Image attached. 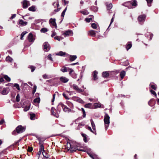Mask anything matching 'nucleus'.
<instances>
[{
	"label": "nucleus",
	"mask_w": 159,
	"mask_h": 159,
	"mask_svg": "<svg viewBox=\"0 0 159 159\" xmlns=\"http://www.w3.org/2000/svg\"><path fill=\"white\" fill-rule=\"evenodd\" d=\"M119 73L118 70H115L113 71H106L102 73V76L104 78H106L109 75H115Z\"/></svg>",
	"instance_id": "nucleus-1"
},
{
	"label": "nucleus",
	"mask_w": 159,
	"mask_h": 159,
	"mask_svg": "<svg viewBox=\"0 0 159 159\" xmlns=\"http://www.w3.org/2000/svg\"><path fill=\"white\" fill-rule=\"evenodd\" d=\"M25 130V128L22 126L20 125L18 126L16 128V130L13 131L12 134L13 135H16V132L17 134L21 133L24 132Z\"/></svg>",
	"instance_id": "nucleus-2"
},
{
	"label": "nucleus",
	"mask_w": 159,
	"mask_h": 159,
	"mask_svg": "<svg viewBox=\"0 0 159 159\" xmlns=\"http://www.w3.org/2000/svg\"><path fill=\"white\" fill-rule=\"evenodd\" d=\"M110 116L107 113H106L104 116V121L105 124V129L107 130L110 124Z\"/></svg>",
	"instance_id": "nucleus-3"
},
{
	"label": "nucleus",
	"mask_w": 159,
	"mask_h": 159,
	"mask_svg": "<svg viewBox=\"0 0 159 159\" xmlns=\"http://www.w3.org/2000/svg\"><path fill=\"white\" fill-rule=\"evenodd\" d=\"M60 107H61L65 112H69L71 111V110L70 109L61 103H59L57 106V109L58 111L59 110Z\"/></svg>",
	"instance_id": "nucleus-4"
},
{
	"label": "nucleus",
	"mask_w": 159,
	"mask_h": 159,
	"mask_svg": "<svg viewBox=\"0 0 159 159\" xmlns=\"http://www.w3.org/2000/svg\"><path fill=\"white\" fill-rule=\"evenodd\" d=\"M49 23L52 28H57V26L56 23L55 19L51 18L49 20Z\"/></svg>",
	"instance_id": "nucleus-5"
},
{
	"label": "nucleus",
	"mask_w": 159,
	"mask_h": 159,
	"mask_svg": "<svg viewBox=\"0 0 159 159\" xmlns=\"http://www.w3.org/2000/svg\"><path fill=\"white\" fill-rule=\"evenodd\" d=\"M43 48L44 51L48 52L50 49V45L48 43V42H45L43 44Z\"/></svg>",
	"instance_id": "nucleus-6"
},
{
	"label": "nucleus",
	"mask_w": 159,
	"mask_h": 159,
	"mask_svg": "<svg viewBox=\"0 0 159 159\" xmlns=\"http://www.w3.org/2000/svg\"><path fill=\"white\" fill-rule=\"evenodd\" d=\"M68 70H70L69 72L70 74L71 73L73 72V70L72 69L67 68L65 66H63L60 70L61 71L63 72H66Z\"/></svg>",
	"instance_id": "nucleus-7"
},
{
	"label": "nucleus",
	"mask_w": 159,
	"mask_h": 159,
	"mask_svg": "<svg viewBox=\"0 0 159 159\" xmlns=\"http://www.w3.org/2000/svg\"><path fill=\"white\" fill-rule=\"evenodd\" d=\"M146 16L144 15H140L138 17V19L140 23L141 24H143L145 21Z\"/></svg>",
	"instance_id": "nucleus-8"
},
{
	"label": "nucleus",
	"mask_w": 159,
	"mask_h": 159,
	"mask_svg": "<svg viewBox=\"0 0 159 159\" xmlns=\"http://www.w3.org/2000/svg\"><path fill=\"white\" fill-rule=\"evenodd\" d=\"M73 87L74 90H75L77 92L79 93L82 92L84 91L83 89L79 88V87L75 84H74L73 85Z\"/></svg>",
	"instance_id": "nucleus-9"
},
{
	"label": "nucleus",
	"mask_w": 159,
	"mask_h": 159,
	"mask_svg": "<svg viewBox=\"0 0 159 159\" xmlns=\"http://www.w3.org/2000/svg\"><path fill=\"white\" fill-rule=\"evenodd\" d=\"M73 34L71 30H68L65 31L63 34V35L65 37L72 35Z\"/></svg>",
	"instance_id": "nucleus-10"
},
{
	"label": "nucleus",
	"mask_w": 159,
	"mask_h": 159,
	"mask_svg": "<svg viewBox=\"0 0 159 159\" xmlns=\"http://www.w3.org/2000/svg\"><path fill=\"white\" fill-rule=\"evenodd\" d=\"M30 5L29 2L26 0H24L23 2V8H27Z\"/></svg>",
	"instance_id": "nucleus-11"
},
{
	"label": "nucleus",
	"mask_w": 159,
	"mask_h": 159,
	"mask_svg": "<svg viewBox=\"0 0 159 159\" xmlns=\"http://www.w3.org/2000/svg\"><path fill=\"white\" fill-rule=\"evenodd\" d=\"M131 3L130 6L132 7V8H134L137 5V2L136 0H133L130 1Z\"/></svg>",
	"instance_id": "nucleus-12"
},
{
	"label": "nucleus",
	"mask_w": 159,
	"mask_h": 159,
	"mask_svg": "<svg viewBox=\"0 0 159 159\" xmlns=\"http://www.w3.org/2000/svg\"><path fill=\"white\" fill-rule=\"evenodd\" d=\"M3 79L5 80H11L10 78L7 75L1 74L0 75V80H3Z\"/></svg>",
	"instance_id": "nucleus-13"
},
{
	"label": "nucleus",
	"mask_w": 159,
	"mask_h": 159,
	"mask_svg": "<svg viewBox=\"0 0 159 159\" xmlns=\"http://www.w3.org/2000/svg\"><path fill=\"white\" fill-rule=\"evenodd\" d=\"M55 111V108L53 107H52L51 108V114L55 116L56 117H59V115L58 114V113L56 114V113L54 112V111Z\"/></svg>",
	"instance_id": "nucleus-14"
},
{
	"label": "nucleus",
	"mask_w": 159,
	"mask_h": 159,
	"mask_svg": "<svg viewBox=\"0 0 159 159\" xmlns=\"http://www.w3.org/2000/svg\"><path fill=\"white\" fill-rule=\"evenodd\" d=\"M28 39L30 42H33L34 41V37L33 34L31 33H30L29 34L28 36Z\"/></svg>",
	"instance_id": "nucleus-15"
},
{
	"label": "nucleus",
	"mask_w": 159,
	"mask_h": 159,
	"mask_svg": "<svg viewBox=\"0 0 159 159\" xmlns=\"http://www.w3.org/2000/svg\"><path fill=\"white\" fill-rule=\"evenodd\" d=\"M19 23L21 26H24L27 25V22L24 21L22 20H20L19 21Z\"/></svg>",
	"instance_id": "nucleus-16"
},
{
	"label": "nucleus",
	"mask_w": 159,
	"mask_h": 159,
	"mask_svg": "<svg viewBox=\"0 0 159 159\" xmlns=\"http://www.w3.org/2000/svg\"><path fill=\"white\" fill-rule=\"evenodd\" d=\"M73 99L79 103H84L83 101L79 98L75 97L73 98Z\"/></svg>",
	"instance_id": "nucleus-17"
},
{
	"label": "nucleus",
	"mask_w": 159,
	"mask_h": 159,
	"mask_svg": "<svg viewBox=\"0 0 159 159\" xmlns=\"http://www.w3.org/2000/svg\"><path fill=\"white\" fill-rule=\"evenodd\" d=\"M131 3L130 2V1L129 2H125L122 5L128 7L129 8L131 9L132 8V7H131L130 6V4Z\"/></svg>",
	"instance_id": "nucleus-18"
},
{
	"label": "nucleus",
	"mask_w": 159,
	"mask_h": 159,
	"mask_svg": "<svg viewBox=\"0 0 159 159\" xmlns=\"http://www.w3.org/2000/svg\"><path fill=\"white\" fill-rule=\"evenodd\" d=\"M77 56L76 55H69V59L70 61H74L77 58Z\"/></svg>",
	"instance_id": "nucleus-19"
},
{
	"label": "nucleus",
	"mask_w": 159,
	"mask_h": 159,
	"mask_svg": "<svg viewBox=\"0 0 159 159\" xmlns=\"http://www.w3.org/2000/svg\"><path fill=\"white\" fill-rule=\"evenodd\" d=\"M9 90L8 89L6 88H4L2 91L1 92V93L3 95H6L7 94Z\"/></svg>",
	"instance_id": "nucleus-20"
},
{
	"label": "nucleus",
	"mask_w": 159,
	"mask_h": 159,
	"mask_svg": "<svg viewBox=\"0 0 159 159\" xmlns=\"http://www.w3.org/2000/svg\"><path fill=\"white\" fill-rule=\"evenodd\" d=\"M150 86L154 90H156L157 88V86L153 83H151L150 84Z\"/></svg>",
	"instance_id": "nucleus-21"
},
{
	"label": "nucleus",
	"mask_w": 159,
	"mask_h": 159,
	"mask_svg": "<svg viewBox=\"0 0 159 159\" xmlns=\"http://www.w3.org/2000/svg\"><path fill=\"white\" fill-rule=\"evenodd\" d=\"M155 101L154 99H151L148 102V104L151 107H152L155 103Z\"/></svg>",
	"instance_id": "nucleus-22"
},
{
	"label": "nucleus",
	"mask_w": 159,
	"mask_h": 159,
	"mask_svg": "<svg viewBox=\"0 0 159 159\" xmlns=\"http://www.w3.org/2000/svg\"><path fill=\"white\" fill-rule=\"evenodd\" d=\"M88 154L90 157L92 158V159H98L96 155L90 152H88Z\"/></svg>",
	"instance_id": "nucleus-23"
},
{
	"label": "nucleus",
	"mask_w": 159,
	"mask_h": 159,
	"mask_svg": "<svg viewBox=\"0 0 159 159\" xmlns=\"http://www.w3.org/2000/svg\"><path fill=\"white\" fill-rule=\"evenodd\" d=\"M90 121L91 123L93 129L94 131H95V130L96 131V126L94 122L92 119H91Z\"/></svg>",
	"instance_id": "nucleus-24"
},
{
	"label": "nucleus",
	"mask_w": 159,
	"mask_h": 159,
	"mask_svg": "<svg viewBox=\"0 0 159 159\" xmlns=\"http://www.w3.org/2000/svg\"><path fill=\"white\" fill-rule=\"evenodd\" d=\"M145 36L147 37L148 39L149 38V40H150L152 38L153 35L149 33H148L145 34Z\"/></svg>",
	"instance_id": "nucleus-25"
},
{
	"label": "nucleus",
	"mask_w": 159,
	"mask_h": 159,
	"mask_svg": "<svg viewBox=\"0 0 159 159\" xmlns=\"http://www.w3.org/2000/svg\"><path fill=\"white\" fill-rule=\"evenodd\" d=\"M132 46V45L131 42H128L126 47L127 50L128 51L129 49H130L131 48Z\"/></svg>",
	"instance_id": "nucleus-26"
},
{
	"label": "nucleus",
	"mask_w": 159,
	"mask_h": 159,
	"mask_svg": "<svg viewBox=\"0 0 159 159\" xmlns=\"http://www.w3.org/2000/svg\"><path fill=\"white\" fill-rule=\"evenodd\" d=\"M81 135L82 136V137H83V139H84V141L85 143L87 142V135L86 134H84V133H81Z\"/></svg>",
	"instance_id": "nucleus-27"
},
{
	"label": "nucleus",
	"mask_w": 159,
	"mask_h": 159,
	"mask_svg": "<svg viewBox=\"0 0 159 159\" xmlns=\"http://www.w3.org/2000/svg\"><path fill=\"white\" fill-rule=\"evenodd\" d=\"M125 75V72L124 70L122 71L120 74V76L121 78V79H123Z\"/></svg>",
	"instance_id": "nucleus-28"
},
{
	"label": "nucleus",
	"mask_w": 159,
	"mask_h": 159,
	"mask_svg": "<svg viewBox=\"0 0 159 159\" xmlns=\"http://www.w3.org/2000/svg\"><path fill=\"white\" fill-rule=\"evenodd\" d=\"M89 18H86L85 19V20L87 22H90L92 20L93 16H89Z\"/></svg>",
	"instance_id": "nucleus-29"
},
{
	"label": "nucleus",
	"mask_w": 159,
	"mask_h": 159,
	"mask_svg": "<svg viewBox=\"0 0 159 159\" xmlns=\"http://www.w3.org/2000/svg\"><path fill=\"white\" fill-rule=\"evenodd\" d=\"M89 35L92 36L94 37L95 36V31L93 30H91L89 32Z\"/></svg>",
	"instance_id": "nucleus-30"
},
{
	"label": "nucleus",
	"mask_w": 159,
	"mask_h": 159,
	"mask_svg": "<svg viewBox=\"0 0 159 159\" xmlns=\"http://www.w3.org/2000/svg\"><path fill=\"white\" fill-rule=\"evenodd\" d=\"M44 152V146L43 144H41L40 146L39 152L43 153Z\"/></svg>",
	"instance_id": "nucleus-31"
},
{
	"label": "nucleus",
	"mask_w": 159,
	"mask_h": 159,
	"mask_svg": "<svg viewBox=\"0 0 159 159\" xmlns=\"http://www.w3.org/2000/svg\"><path fill=\"white\" fill-rule=\"evenodd\" d=\"M6 60L7 61L11 62L13 61V59L12 58L8 56L6 57Z\"/></svg>",
	"instance_id": "nucleus-32"
},
{
	"label": "nucleus",
	"mask_w": 159,
	"mask_h": 159,
	"mask_svg": "<svg viewBox=\"0 0 159 159\" xmlns=\"http://www.w3.org/2000/svg\"><path fill=\"white\" fill-rule=\"evenodd\" d=\"M57 55L62 56L66 55V53L62 51H60L56 54Z\"/></svg>",
	"instance_id": "nucleus-33"
},
{
	"label": "nucleus",
	"mask_w": 159,
	"mask_h": 159,
	"mask_svg": "<svg viewBox=\"0 0 159 159\" xmlns=\"http://www.w3.org/2000/svg\"><path fill=\"white\" fill-rule=\"evenodd\" d=\"M90 8L91 10L93 11L94 12H97L98 10V8L97 7L94 6H91Z\"/></svg>",
	"instance_id": "nucleus-34"
},
{
	"label": "nucleus",
	"mask_w": 159,
	"mask_h": 159,
	"mask_svg": "<svg viewBox=\"0 0 159 159\" xmlns=\"http://www.w3.org/2000/svg\"><path fill=\"white\" fill-rule=\"evenodd\" d=\"M28 68L31 69V72H33L36 69V67L30 65L28 66Z\"/></svg>",
	"instance_id": "nucleus-35"
},
{
	"label": "nucleus",
	"mask_w": 159,
	"mask_h": 159,
	"mask_svg": "<svg viewBox=\"0 0 159 159\" xmlns=\"http://www.w3.org/2000/svg\"><path fill=\"white\" fill-rule=\"evenodd\" d=\"M98 74V72L97 71L95 70L93 72V77L94 78V80H96L97 79V74Z\"/></svg>",
	"instance_id": "nucleus-36"
},
{
	"label": "nucleus",
	"mask_w": 159,
	"mask_h": 159,
	"mask_svg": "<svg viewBox=\"0 0 159 159\" xmlns=\"http://www.w3.org/2000/svg\"><path fill=\"white\" fill-rule=\"evenodd\" d=\"M40 98H36L34 100V103H39L40 102Z\"/></svg>",
	"instance_id": "nucleus-37"
},
{
	"label": "nucleus",
	"mask_w": 159,
	"mask_h": 159,
	"mask_svg": "<svg viewBox=\"0 0 159 159\" xmlns=\"http://www.w3.org/2000/svg\"><path fill=\"white\" fill-rule=\"evenodd\" d=\"M35 115L34 113L30 114V119L31 120H34L35 119Z\"/></svg>",
	"instance_id": "nucleus-38"
},
{
	"label": "nucleus",
	"mask_w": 159,
	"mask_h": 159,
	"mask_svg": "<svg viewBox=\"0 0 159 159\" xmlns=\"http://www.w3.org/2000/svg\"><path fill=\"white\" fill-rule=\"evenodd\" d=\"M84 123H80L79 124V125H78L77 127V129H80V128L81 127L84 126Z\"/></svg>",
	"instance_id": "nucleus-39"
},
{
	"label": "nucleus",
	"mask_w": 159,
	"mask_h": 159,
	"mask_svg": "<svg viewBox=\"0 0 159 159\" xmlns=\"http://www.w3.org/2000/svg\"><path fill=\"white\" fill-rule=\"evenodd\" d=\"M81 12L84 15H87L89 14V12L87 10H84L81 11Z\"/></svg>",
	"instance_id": "nucleus-40"
},
{
	"label": "nucleus",
	"mask_w": 159,
	"mask_h": 159,
	"mask_svg": "<svg viewBox=\"0 0 159 159\" xmlns=\"http://www.w3.org/2000/svg\"><path fill=\"white\" fill-rule=\"evenodd\" d=\"M107 10H110L112 7V5L111 3H110L107 5Z\"/></svg>",
	"instance_id": "nucleus-41"
},
{
	"label": "nucleus",
	"mask_w": 159,
	"mask_h": 159,
	"mask_svg": "<svg viewBox=\"0 0 159 159\" xmlns=\"http://www.w3.org/2000/svg\"><path fill=\"white\" fill-rule=\"evenodd\" d=\"M28 9L30 11H35V7L34 6H32L30 7Z\"/></svg>",
	"instance_id": "nucleus-42"
},
{
	"label": "nucleus",
	"mask_w": 159,
	"mask_h": 159,
	"mask_svg": "<svg viewBox=\"0 0 159 159\" xmlns=\"http://www.w3.org/2000/svg\"><path fill=\"white\" fill-rule=\"evenodd\" d=\"M48 30L47 28H43L41 29L40 30V31L42 33H45L48 31Z\"/></svg>",
	"instance_id": "nucleus-43"
},
{
	"label": "nucleus",
	"mask_w": 159,
	"mask_h": 159,
	"mask_svg": "<svg viewBox=\"0 0 159 159\" xmlns=\"http://www.w3.org/2000/svg\"><path fill=\"white\" fill-rule=\"evenodd\" d=\"M87 129L89 130H90L91 132L92 133L94 134L95 135L96 134V131L95 130V131H94V130L93 131L91 127H89V126H88V128H87Z\"/></svg>",
	"instance_id": "nucleus-44"
},
{
	"label": "nucleus",
	"mask_w": 159,
	"mask_h": 159,
	"mask_svg": "<svg viewBox=\"0 0 159 159\" xmlns=\"http://www.w3.org/2000/svg\"><path fill=\"white\" fill-rule=\"evenodd\" d=\"M94 105L95 108H97L98 107H101V105L100 103H95Z\"/></svg>",
	"instance_id": "nucleus-45"
},
{
	"label": "nucleus",
	"mask_w": 159,
	"mask_h": 159,
	"mask_svg": "<svg viewBox=\"0 0 159 159\" xmlns=\"http://www.w3.org/2000/svg\"><path fill=\"white\" fill-rule=\"evenodd\" d=\"M92 106V104L90 103H88L86 104L84 107H85L87 108H90Z\"/></svg>",
	"instance_id": "nucleus-46"
},
{
	"label": "nucleus",
	"mask_w": 159,
	"mask_h": 159,
	"mask_svg": "<svg viewBox=\"0 0 159 159\" xmlns=\"http://www.w3.org/2000/svg\"><path fill=\"white\" fill-rule=\"evenodd\" d=\"M91 26L93 29H96L97 27V25L95 23H93L92 24Z\"/></svg>",
	"instance_id": "nucleus-47"
},
{
	"label": "nucleus",
	"mask_w": 159,
	"mask_h": 159,
	"mask_svg": "<svg viewBox=\"0 0 159 159\" xmlns=\"http://www.w3.org/2000/svg\"><path fill=\"white\" fill-rule=\"evenodd\" d=\"M14 86L16 87L18 90L19 91L20 90V88L18 84H14Z\"/></svg>",
	"instance_id": "nucleus-48"
},
{
	"label": "nucleus",
	"mask_w": 159,
	"mask_h": 159,
	"mask_svg": "<svg viewBox=\"0 0 159 159\" xmlns=\"http://www.w3.org/2000/svg\"><path fill=\"white\" fill-rule=\"evenodd\" d=\"M37 89V86L36 85H34V86L33 90L32 91V93L33 94H34L35 92L36 91Z\"/></svg>",
	"instance_id": "nucleus-49"
},
{
	"label": "nucleus",
	"mask_w": 159,
	"mask_h": 159,
	"mask_svg": "<svg viewBox=\"0 0 159 159\" xmlns=\"http://www.w3.org/2000/svg\"><path fill=\"white\" fill-rule=\"evenodd\" d=\"M20 97L19 94H18L16 97V102H19L20 101Z\"/></svg>",
	"instance_id": "nucleus-50"
},
{
	"label": "nucleus",
	"mask_w": 159,
	"mask_h": 159,
	"mask_svg": "<svg viewBox=\"0 0 159 159\" xmlns=\"http://www.w3.org/2000/svg\"><path fill=\"white\" fill-rule=\"evenodd\" d=\"M67 7H66V8H65V9L64 10V11L62 12L61 14V16L62 17H64V15H65V12L67 10Z\"/></svg>",
	"instance_id": "nucleus-51"
},
{
	"label": "nucleus",
	"mask_w": 159,
	"mask_h": 159,
	"mask_svg": "<svg viewBox=\"0 0 159 159\" xmlns=\"http://www.w3.org/2000/svg\"><path fill=\"white\" fill-rule=\"evenodd\" d=\"M70 75H71V76L73 77V79H75L76 78V75L75 73H71L70 74Z\"/></svg>",
	"instance_id": "nucleus-52"
},
{
	"label": "nucleus",
	"mask_w": 159,
	"mask_h": 159,
	"mask_svg": "<svg viewBox=\"0 0 159 159\" xmlns=\"http://www.w3.org/2000/svg\"><path fill=\"white\" fill-rule=\"evenodd\" d=\"M148 3V6L149 7L151 6V3L152 2V0H146Z\"/></svg>",
	"instance_id": "nucleus-53"
},
{
	"label": "nucleus",
	"mask_w": 159,
	"mask_h": 159,
	"mask_svg": "<svg viewBox=\"0 0 159 159\" xmlns=\"http://www.w3.org/2000/svg\"><path fill=\"white\" fill-rule=\"evenodd\" d=\"M81 110H82V112L83 113V117H85V116H86V113H85V110H84V109L83 108H81Z\"/></svg>",
	"instance_id": "nucleus-54"
},
{
	"label": "nucleus",
	"mask_w": 159,
	"mask_h": 159,
	"mask_svg": "<svg viewBox=\"0 0 159 159\" xmlns=\"http://www.w3.org/2000/svg\"><path fill=\"white\" fill-rule=\"evenodd\" d=\"M53 5L55 7H56V6H57V7H59V4L58 3V2H54L53 3Z\"/></svg>",
	"instance_id": "nucleus-55"
},
{
	"label": "nucleus",
	"mask_w": 159,
	"mask_h": 159,
	"mask_svg": "<svg viewBox=\"0 0 159 159\" xmlns=\"http://www.w3.org/2000/svg\"><path fill=\"white\" fill-rule=\"evenodd\" d=\"M26 34V32H24L22 33L21 34V37H20V39L21 40L23 39V37L25 35V34Z\"/></svg>",
	"instance_id": "nucleus-56"
},
{
	"label": "nucleus",
	"mask_w": 159,
	"mask_h": 159,
	"mask_svg": "<svg viewBox=\"0 0 159 159\" xmlns=\"http://www.w3.org/2000/svg\"><path fill=\"white\" fill-rule=\"evenodd\" d=\"M150 91L152 94L154 95L156 97H157V94L154 91L152 90H151Z\"/></svg>",
	"instance_id": "nucleus-57"
},
{
	"label": "nucleus",
	"mask_w": 159,
	"mask_h": 159,
	"mask_svg": "<svg viewBox=\"0 0 159 159\" xmlns=\"http://www.w3.org/2000/svg\"><path fill=\"white\" fill-rule=\"evenodd\" d=\"M43 76L44 79H48L49 78L48 77V75L46 74L43 75Z\"/></svg>",
	"instance_id": "nucleus-58"
},
{
	"label": "nucleus",
	"mask_w": 159,
	"mask_h": 159,
	"mask_svg": "<svg viewBox=\"0 0 159 159\" xmlns=\"http://www.w3.org/2000/svg\"><path fill=\"white\" fill-rule=\"evenodd\" d=\"M115 13H114V15H113V16L111 20V22H110V25H109V26L111 25V23L113 22L114 21V17H115Z\"/></svg>",
	"instance_id": "nucleus-59"
},
{
	"label": "nucleus",
	"mask_w": 159,
	"mask_h": 159,
	"mask_svg": "<svg viewBox=\"0 0 159 159\" xmlns=\"http://www.w3.org/2000/svg\"><path fill=\"white\" fill-rule=\"evenodd\" d=\"M56 93H58V92H56L55 94L53 95V98L52 99V102H53L54 101V99L55 98V96L56 95Z\"/></svg>",
	"instance_id": "nucleus-60"
},
{
	"label": "nucleus",
	"mask_w": 159,
	"mask_h": 159,
	"mask_svg": "<svg viewBox=\"0 0 159 159\" xmlns=\"http://www.w3.org/2000/svg\"><path fill=\"white\" fill-rule=\"evenodd\" d=\"M33 150V148L31 147H29L28 148L27 151L29 152H31Z\"/></svg>",
	"instance_id": "nucleus-61"
},
{
	"label": "nucleus",
	"mask_w": 159,
	"mask_h": 159,
	"mask_svg": "<svg viewBox=\"0 0 159 159\" xmlns=\"http://www.w3.org/2000/svg\"><path fill=\"white\" fill-rule=\"evenodd\" d=\"M54 39H55L58 40L59 41H60V37H59V36H56V37H54Z\"/></svg>",
	"instance_id": "nucleus-62"
},
{
	"label": "nucleus",
	"mask_w": 159,
	"mask_h": 159,
	"mask_svg": "<svg viewBox=\"0 0 159 159\" xmlns=\"http://www.w3.org/2000/svg\"><path fill=\"white\" fill-rule=\"evenodd\" d=\"M52 34H51V37H53L54 36L56 35V33L54 31H52Z\"/></svg>",
	"instance_id": "nucleus-63"
},
{
	"label": "nucleus",
	"mask_w": 159,
	"mask_h": 159,
	"mask_svg": "<svg viewBox=\"0 0 159 159\" xmlns=\"http://www.w3.org/2000/svg\"><path fill=\"white\" fill-rule=\"evenodd\" d=\"M62 95H63V96L66 99H69V98H68V97L66 96V94L64 93H63V94H62Z\"/></svg>",
	"instance_id": "nucleus-64"
}]
</instances>
